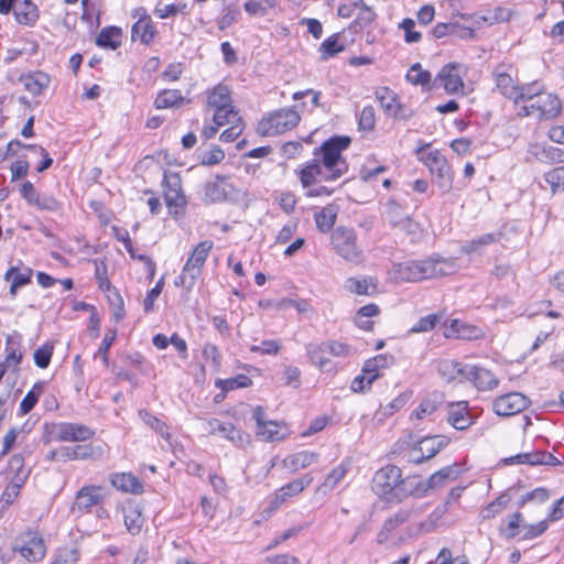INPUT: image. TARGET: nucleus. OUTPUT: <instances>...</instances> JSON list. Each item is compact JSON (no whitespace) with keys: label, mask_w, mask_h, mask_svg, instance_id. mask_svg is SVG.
<instances>
[{"label":"nucleus","mask_w":564,"mask_h":564,"mask_svg":"<svg viewBox=\"0 0 564 564\" xmlns=\"http://www.w3.org/2000/svg\"><path fill=\"white\" fill-rule=\"evenodd\" d=\"M351 143L347 135H334L325 140L318 149H315L314 155H321V160L313 159L300 171V181L303 187H310L319 181H336L348 171V164L343 156Z\"/></svg>","instance_id":"nucleus-1"},{"label":"nucleus","mask_w":564,"mask_h":564,"mask_svg":"<svg viewBox=\"0 0 564 564\" xmlns=\"http://www.w3.org/2000/svg\"><path fill=\"white\" fill-rule=\"evenodd\" d=\"M458 269L454 258H442L438 254L426 260H409L397 264L398 278L406 282H419L425 279L444 276Z\"/></svg>","instance_id":"nucleus-2"},{"label":"nucleus","mask_w":564,"mask_h":564,"mask_svg":"<svg viewBox=\"0 0 564 564\" xmlns=\"http://www.w3.org/2000/svg\"><path fill=\"white\" fill-rule=\"evenodd\" d=\"M406 480L402 479V471L395 465H387L376 471L372 478V490L381 497L391 496L398 500L408 496L404 489Z\"/></svg>","instance_id":"nucleus-3"},{"label":"nucleus","mask_w":564,"mask_h":564,"mask_svg":"<svg viewBox=\"0 0 564 564\" xmlns=\"http://www.w3.org/2000/svg\"><path fill=\"white\" fill-rule=\"evenodd\" d=\"M429 148V143L419 148L415 151L416 156L429 169L438 188L443 192H449L453 187L451 166L440 150H431L426 153L425 151Z\"/></svg>","instance_id":"nucleus-4"},{"label":"nucleus","mask_w":564,"mask_h":564,"mask_svg":"<svg viewBox=\"0 0 564 564\" xmlns=\"http://www.w3.org/2000/svg\"><path fill=\"white\" fill-rule=\"evenodd\" d=\"M300 115L294 108H282L273 111L267 119H262L258 126L261 135H275L284 133L296 127Z\"/></svg>","instance_id":"nucleus-5"},{"label":"nucleus","mask_w":564,"mask_h":564,"mask_svg":"<svg viewBox=\"0 0 564 564\" xmlns=\"http://www.w3.org/2000/svg\"><path fill=\"white\" fill-rule=\"evenodd\" d=\"M13 551L28 562H40L46 555V544L41 532L28 530L17 536Z\"/></svg>","instance_id":"nucleus-6"},{"label":"nucleus","mask_w":564,"mask_h":564,"mask_svg":"<svg viewBox=\"0 0 564 564\" xmlns=\"http://www.w3.org/2000/svg\"><path fill=\"white\" fill-rule=\"evenodd\" d=\"M466 66L462 63L452 62L444 65L433 79L432 87H443L447 94H457L464 90L463 75Z\"/></svg>","instance_id":"nucleus-7"},{"label":"nucleus","mask_w":564,"mask_h":564,"mask_svg":"<svg viewBox=\"0 0 564 564\" xmlns=\"http://www.w3.org/2000/svg\"><path fill=\"white\" fill-rule=\"evenodd\" d=\"M332 245L338 256L350 262H359L361 250L357 247L352 229L338 227L332 235Z\"/></svg>","instance_id":"nucleus-8"},{"label":"nucleus","mask_w":564,"mask_h":564,"mask_svg":"<svg viewBox=\"0 0 564 564\" xmlns=\"http://www.w3.org/2000/svg\"><path fill=\"white\" fill-rule=\"evenodd\" d=\"M163 198L169 208H184L187 205V198L183 191L182 178L177 172L164 171Z\"/></svg>","instance_id":"nucleus-9"},{"label":"nucleus","mask_w":564,"mask_h":564,"mask_svg":"<svg viewBox=\"0 0 564 564\" xmlns=\"http://www.w3.org/2000/svg\"><path fill=\"white\" fill-rule=\"evenodd\" d=\"M204 430L212 435H219L237 447H245L250 443L249 435L236 429L232 423L223 422L218 419L212 417L204 422Z\"/></svg>","instance_id":"nucleus-10"},{"label":"nucleus","mask_w":564,"mask_h":564,"mask_svg":"<svg viewBox=\"0 0 564 564\" xmlns=\"http://www.w3.org/2000/svg\"><path fill=\"white\" fill-rule=\"evenodd\" d=\"M252 419L257 423L256 434L263 441L275 442L285 437L286 429L278 421L268 420L262 406L253 409Z\"/></svg>","instance_id":"nucleus-11"},{"label":"nucleus","mask_w":564,"mask_h":564,"mask_svg":"<svg viewBox=\"0 0 564 564\" xmlns=\"http://www.w3.org/2000/svg\"><path fill=\"white\" fill-rule=\"evenodd\" d=\"M50 433L58 442H85L94 436L90 427L69 422L54 423Z\"/></svg>","instance_id":"nucleus-12"},{"label":"nucleus","mask_w":564,"mask_h":564,"mask_svg":"<svg viewBox=\"0 0 564 564\" xmlns=\"http://www.w3.org/2000/svg\"><path fill=\"white\" fill-rule=\"evenodd\" d=\"M530 405L527 395L520 392H509L496 398L492 402V410L499 416L516 415Z\"/></svg>","instance_id":"nucleus-13"},{"label":"nucleus","mask_w":564,"mask_h":564,"mask_svg":"<svg viewBox=\"0 0 564 564\" xmlns=\"http://www.w3.org/2000/svg\"><path fill=\"white\" fill-rule=\"evenodd\" d=\"M313 481L311 474H304L301 477L288 482L286 485L279 488L272 500L270 501V510H278L283 503L291 498L300 495L305 488H307Z\"/></svg>","instance_id":"nucleus-14"},{"label":"nucleus","mask_w":564,"mask_h":564,"mask_svg":"<svg viewBox=\"0 0 564 564\" xmlns=\"http://www.w3.org/2000/svg\"><path fill=\"white\" fill-rule=\"evenodd\" d=\"M105 454L104 446L93 444H83L75 446L61 447L62 462L100 459Z\"/></svg>","instance_id":"nucleus-15"},{"label":"nucleus","mask_w":564,"mask_h":564,"mask_svg":"<svg viewBox=\"0 0 564 564\" xmlns=\"http://www.w3.org/2000/svg\"><path fill=\"white\" fill-rule=\"evenodd\" d=\"M104 499L105 495L102 494V487L94 485L84 486L75 496L73 510L89 512L91 507L98 506L104 501Z\"/></svg>","instance_id":"nucleus-16"},{"label":"nucleus","mask_w":564,"mask_h":564,"mask_svg":"<svg viewBox=\"0 0 564 564\" xmlns=\"http://www.w3.org/2000/svg\"><path fill=\"white\" fill-rule=\"evenodd\" d=\"M530 108H534L535 115L540 120L555 118L562 109V105L557 96L544 91L530 104Z\"/></svg>","instance_id":"nucleus-17"},{"label":"nucleus","mask_w":564,"mask_h":564,"mask_svg":"<svg viewBox=\"0 0 564 564\" xmlns=\"http://www.w3.org/2000/svg\"><path fill=\"white\" fill-rule=\"evenodd\" d=\"M470 365H463L459 361L444 359L438 361L437 370L440 376L448 383H463L467 381Z\"/></svg>","instance_id":"nucleus-18"},{"label":"nucleus","mask_w":564,"mask_h":564,"mask_svg":"<svg viewBox=\"0 0 564 564\" xmlns=\"http://www.w3.org/2000/svg\"><path fill=\"white\" fill-rule=\"evenodd\" d=\"M502 237L500 231L484 234L475 239L464 241L460 246V252L468 257H481L487 247L499 242Z\"/></svg>","instance_id":"nucleus-19"},{"label":"nucleus","mask_w":564,"mask_h":564,"mask_svg":"<svg viewBox=\"0 0 564 564\" xmlns=\"http://www.w3.org/2000/svg\"><path fill=\"white\" fill-rule=\"evenodd\" d=\"M467 373V381L471 382L478 390L491 391L499 384L497 377L485 368L469 366Z\"/></svg>","instance_id":"nucleus-20"},{"label":"nucleus","mask_w":564,"mask_h":564,"mask_svg":"<svg viewBox=\"0 0 564 564\" xmlns=\"http://www.w3.org/2000/svg\"><path fill=\"white\" fill-rule=\"evenodd\" d=\"M214 243L212 240H205L199 242L192 251L185 263V271L193 272L198 276L202 273V269L208 258L210 250L213 249Z\"/></svg>","instance_id":"nucleus-21"},{"label":"nucleus","mask_w":564,"mask_h":564,"mask_svg":"<svg viewBox=\"0 0 564 564\" xmlns=\"http://www.w3.org/2000/svg\"><path fill=\"white\" fill-rule=\"evenodd\" d=\"M232 98L228 86L218 84L207 93L206 111L225 110L231 107Z\"/></svg>","instance_id":"nucleus-22"},{"label":"nucleus","mask_w":564,"mask_h":564,"mask_svg":"<svg viewBox=\"0 0 564 564\" xmlns=\"http://www.w3.org/2000/svg\"><path fill=\"white\" fill-rule=\"evenodd\" d=\"M413 510L410 509H402L399 510L397 513H394L392 517L387 519L383 523L382 529L377 534V543L378 544H386L389 543L391 540L392 532L399 528L401 524L410 520L412 516Z\"/></svg>","instance_id":"nucleus-23"},{"label":"nucleus","mask_w":564,"mask_h":564,"mask_svg":"<svg viewBox=\"0 0 564 564\" xmlns=\"http://www.w3.org/2000/svg\"><path fill=\"white\" fill-rule=\"evenodd\" d=\"M6 352V359L3 362H0V365H2L7 371H17L22 361L21 337L19 335H10L7 337Z\"/></svg>","instance_id":"nucleus-24"},{"label":"nucleus","mask_w":564,"mask_h":564,"mask_svg":"<svg viewBox=\"0 0 564 564\" xmlns=\"http://www.w3.org/2000/svg\"><path fill=\"white\" fill-rule=\"evenodd\" d=\"M318 460V454L310 451H301L299 453L286 456L282 460V465L290 473H296L304 469Z\"/></svg>","instance_id":"nucleus-25"},{"label":"nucleus","mask_w":564,"mask_h":564,"mask_svg":"<svg viewBox=\"0 0 564 564\" xmlns=\"http://www.w3.org/2000/svg\"><path fill=\"white\" fill-rule=\"evenodd\" d=\"M13 14L19 24L34 26L40 18V10L32 0H23L17 4Z\"/></svg>","instance_id":"nucleus-26"},{"label":"nucleus","mask_w":564,"mask_h":564,"mask_svg":"<svg viewBox=\"0 0 564 564\" xmlns=\"http://www.w3.org/2000/svg\"><path fill=\"white\" fill-rule=\"evenodd\" d=\"M111 485L120 491L133 495L143 491L142 482L131 473H116L110 477Z\"/></svg>","instance_id":"nucleus-27"},{"label":"nucleus","mask_w":564,"mask_h":564,"mask_svg":"<svg viewBox=\"0 0 564 564\" xmlns=\"http://www.w3.org/2000/svg\"><path fill=\"white\" fill-rule=\"evenodd\" d=\"M496 87L508 99L517 101V90L519 85L513 84V78L505 69L503 65H499L495 72Z\"/></svg>","instance_id":"nucleus-28"},{"label":"nucleus","mask_w":564,"mask_h":564,"mask_svg":"<svg viewBox=\"0 0 564 564\" xmlns=\"http://www.w3.org/2000/svg\"><path fill=\"white\" fill-rule=\"evenodd\" d=\"M448 423L456 430H466L473 424V419L467 410V402L452 404L447 417Z\"/></svg>","instance_id":"nucleus-29"},{"label":"nucleus","mask_w":564,"mask_h":564,"mask_svg":"<svg viewBox=\"0 0 564 564\" xmlns=\"http://www.w3.org/2000/svg\"><path fill=\"white\" fill-rule=\"evenodd\" d=\"M349 469L350 463L348 460H343L327 474L317 490L323 494L332 491L344 480Z\"/></svg>","instance_id":"nucleus-30"},{"label":"nucleus","mask_w":564,"mask_h":564,"mask_svg":"<svg viewBox=\"0 0 564 564\" xmlns=\"http://www.w3.org/2000/svg\"><path fill=\"white\" fill-rule=\"evenodd\" d=\"M20 82L24 85V88L32 95L37 96L48 87L51 83L50 76L44 72H34L28 75H22Z\"/></svg>","instance_id":"nucleus-31"},{"label":"nucleus","mask_w":564,"mask_h":564,"mask_svg":"<svg viewBox=\"0 0 564 564\" xmlns=\"http://www.w3.org/2000/svg\"><path fill=\"white\" fill-rule=\"evenodd\" d=\"M393 362V357L388 355H378L367 359L361 371L368 376V381H376L380 377V371L387 369Z\"/></svg>","instance_id":"nucleus-32"},{"label":"nucleus","mask_w":564,"mask_h":564,"mask_svg":"<svg viewBox=\"0 0 564 564\" xmlns=\"http://www.w3.org/2000/svg\"><path fill=\"white\" fill-rule=\"evenodd\" d=\"M122 31L118 26L101 29L96 37V45L102 48L116 50L121 45Z\"/></svg>","instance_id":"nucleus-33"},{"label":"nucleus","mask_w":564,"mask_h":564,"mask_svg":"<svg viewBox=\"0 0 564 564\" xmlns=\"http://www.w3.org/2000/svg\"><path fill=\"white\" fill-rule=\"evenodd\" d=\"M480 329L453 319L451 325L446 327L444 335L447 338L456 337L462 339H476L480 336Z\"/></svg>","instance_id":"nucleus-34"},{"label":"nucleus","mask_w":564,"mask_h":564,"mask_svg":"<svg viewBox=\"0 0 564 564\" xmlns=\"http://www.w3.org/2000/svg\"><path fill=\"white\" fill-rule=\"evenodd\" d=\"M405 78L409 83L421 86L425 90H432L435 87H432V75L429 70L422 68L420 63H415L411 65L408 70Z\"/></svg>","instance_id":"nucleus-35"},{"label":"nucleus","mask_w":564,"mask_h":564,"mask_svg":"<svg viewBox=\"0 0 564 564\" xmlns=\"http://www.w3.org/2000/svg\"><path fill=\"white\" fill-rule=\"evenodd\" d=\"M448 443L449 440L442 435L427 436L417 442L419 451L423 452L427 459L434 457Z\"/></svg>","instance_id":"nucleus-36"},{"label":"nucleus","mask_w":564,"mask_h":564,"mask_svg":"<svg viewBox=\"0 0 564 564\" xmlns=\"http://www.w3.org/2000/svg\"><path fill=\"white\" fill-rule=\"evenodd\" d=\"M184 97L177 89H163L161 90L155 100L154 106L156 109H166L178 107L183 104Z\"/></svg>","instance_id":"nucleus-37"},{"label":"nucleus","mask_w":564,"mask_h":564,"mask_svg":"<svg viewBox=\"0 0 564 564\" xmlns=\"http://www.w3.org/2000/svg\"><path fill=\"white\" fill-rule=\"evenodd\" d=\"M156 35V30L151 21H144L142 19L141 21H137L131 29V36L132 40H135L137 36H139L142 44H150L154 36Z\"/></svg>","instance_id":"nucleus-38"},{"label":"nucleus","mask_w":564,"mask_h":564,"mask_svg":"<svg viewBox=\"0 0 564 564\" xmlns=\"http://www.w3.org/2000/svg\"><path fill=\"white\" fill-rule=\"evenodd\" d=\"M376 99L378 100L381 109L389 117L394 109L395 104L400 100L399 96L389 87L382 86L375 90Z\"/></svg>","instance_id":"nucleus-39"},{"label":"nucleus","mask_w":564,"mask_h":564,"mask_svg":"<svg viewBox=\"0 0 564 564\" xmlns=\"http://www.w3.org/2000/svg\"><path fill=\"white\" fill-rule=\"evenodd\" d=\"M459 469L456 465L446 466L437 471H435L427 480V487L431 489L442 487L446 484L447 480H454L458 477Z\"/></svg>","instance_id":"nucleus-40"},{"label":"nucleus","mask_w":564,"mask_h":564,"mask_svg":"<svg viewBox=\"0 0 564 564\" xmlns=\"http://www.w3.org/2000/svg\"><path fill=\"white\" fill-rule=\"evenodd\" d=\"M355 6H358L359 12L350 28L357 32L370 25L376 19V13L370 7L364 3V0H356Z\"/></svg>","instance_id":"nucleus-41"},{"label":"nucleus","mask_w":564,"mask_h":564,"mask_svg":"<svg viewBox=\"0 0 564 564\" xmlns=\"http://www.w3.org/2000/svg\"><path fill=\"white\" fill-rule=\"evenodd\" d=\"M517 101H513L514 105H519L522 102H533L538 96L544 94L542 85L534 82L531 84L519 85L517 90Z\"/></svg>","instance_id":"nucleus-42"},{"label":"nucleus","mask_w":564,"mask_h":564,"mask_svg":"<svg viewBox=\"0 0 564 564\" xmlns=\"http://www.w3.org/2000/svg\"><path fill=\"white\" fill-rule=\"evenodd\" d=\"M344 50V44L339 43V34L335 33L322 42L319 46L321 59L328 61Z\"/></svg>","instance_id":"nucleus-43"},{"label":"nucleus","mask_w":564,"mask_h":564,"mask_svg":"<svg viewBox=\"0 0 564 564\" xmlns=\"http://www.w3.org/2000/svg\"><path fill=\"white\" fill-rule=\"evenodd\" d=\"M108 300L111 316L116 323L121 322L126 316L124 302L117 289L106 294Z\"/></svg>","instance_id":"nucleus-44"},{"label":"nucleus","mask_w":564,"mask_h":564,"mask_svg":"<svg viewBox=\"0 0 564 564\" xmlns=\"http://www.w3.org/2000/svg\"><path fill=\"white\" fill-rule=\"evenodd\" d=\"M139 416L149 427L159 433L164 440L170 441L171 434L169 432V427L159 417L147 410H140Z\"/></svg>","instance_id":"nucleus-45"},{"label":"nucleus","mask_w":564,"mask_h":564,"mask_svg":"<svg viewBox=\"0 0 564 564\" xmlns=\"http://www.w3.org/2000/svg\"><path fill=\"white\" fill-rule=\"evenodd\" d=\"M43 392V384L41 382L35 383L32 389L25 394L20 403L19 414L25 415L33 410L39 402V399Z\"/></svg>","instance_id":"nucleus-46"},{"label":"nucleus","mask_w":564,"mask_h":564,"mask_svg":"<svg viewBox=\"0 0 564 564\" xmlns=\"http://www.w3.org/2000/svg\"><path fill=\"white\" fill-rule=\"evenodd\" d=\"M535 156L540 162L546 164L564 163V150L553 145L543 147L535 152Z\"/></svg>","instance_id":"nucleus-47"},{"label":"nucleus","mask_w":564,"mask_h":564,"mask_svg":"<svg viewBox=\"0 0 564 564\" xmlns=\"http://www.w3.org/2000/svg\"><path fill=\"white\" fill-rule=\"evenodd\" d=\"M509 497L506 494L500 495L498 498H496L494 501H491L487 507H485L480 513L479 517L481 520H489L494 519L497 514L501 513L502 510L507 507L509 502Z\"/></svg>","instance_id":"nucleus-48"},{"label":"nucleus","mask_w":564,"mask_h":564,"mask_svg":"<svg viewBox=\"0 0 564 564\" xmlns=\"http://www.w3.org/2000/svg\"><path fill=\"white\" fill-rule=\"evenodd\" d=\"M213 122L219 127L231 123H242V118L239 116L235 106L228 107L225 110H214Z\"/></svg>","instance_id":"nucleus-49"},{"label":"nucleus","mask_w":564,"mask_h":564,"mask_svg":"<svg viewBox=\"0 0 564 564\" xmlns=\"http://www.w3.org/2000/svg\"><path fill=\"white\" fill-rule=\"evenodd\" d=\"M347 289L358 295H371L376 292V284L372 279L350 278L347 280Z\"/></svg>","instance_id":"nucleus-50"},{"label":"nucleus","mask_w":564,"mask_h":564,"mask_svg":"<svg viewBox=\"0 0 564 564\" xmlns=\"http://www.w3.org/2000/svg\"><path fill=\"white\" fill-rule=\"evenodd\" d=\"M127 530L135 535L140 533L143 525V517L137 508H128L123 511Z\"/></svg>","instance_id":"nucleus-51"},{"label":"nucleus","mask_w":564,"mask_h":564,"mask_svg":"<svg viewBox=\"0 0 564 564\" xmlns=\"http://www.w3.org/2000/svg\"><path fill=\"white\" fill-rule=\"evenodd\" d=\"M32 269L24 268L19 270L18 267H11L4 274V280L12 282L19 288L24 286L31 282Z\"/></svg>","instance_id":"nucleus-52"},{"label":"nucleus","mask_w":564,"mask_h":564,"mask_svg":"<svg viewBox=\"0 0 564 564\" xmlns=\"http://www.w3.org/2000/svg\"><path fill=\"white\" fill-rule=\"evenodd\" d=\"M80 560V553L77 547H59L51 564H77Z\"/></svg>","instance_id":"nucleus-53"},{"label":"nucleus","mask_w":564,"mask_h":564,"mask_svg":"<svg viewBox=\"0 0 564 564\" xmlns=\"http://www.w3.org/2000/svg\"><path fill=\"white\" fill-rule=\"evenodd\" d=\"M252 383L251 379L246 375H238L234 378L229 379H218L216 381V387L220 388L223 391L228 392L232 391L237 388H247Z\"/></svg>","instance_id":"nucleus-54"},{"label":"nucleus","mask_w":564,"mask_h":564,"mask_svg":"<svg viewBox=\"0 0 564 564\" xmlns=\"http://www.w3.org/2000/svg\"><path fill=\"white\" fill-rule=\"evenodd\" d=\"M313 348H321V344H308L306 345L307 356L313 365L318 367L321 370L326 369L329 364V359L326 357L327 350H318Z\"/></svg>","instance_id":"nucleus-55"},{"label":"nucleus","mask_w":564,"mask_h":564,"mask_svg":"<svg viewBox=\"0 0 564 564\" xmlns=\"http://www.w3.org/2000/svg\"><path fill=\"white\" fill-rule=\"evenodd\" d=\"M317 349L327 350L328 355L340 358L347 357L350 354V346L338 340L323 341L321 343V348Z\"/></svg>","instance_id":"nucleus-56"},{"label":"nucleus","mask_w":564,"mask_h":564,"mask_svg":"<svg viewBox=\"0 0 564 564\" xmlns=\"http://www.w3.org/2000/svg\"><path fill=\"white\" fill-rule=\"evenodd\" d=\"M202 355L206 361L210 362V366L215 371H218L221 367V354L218 347L213 343H206L203 346Z\"/></svg>","instance_id":"nucleus-57"},{"label":"nucleus","mask_w":564,"mask_h":564,"mask_svg":"<svg viewBox=\"0 0 564 564\" xmlns=\"http://www.w3.org/2000/svg\"><path fill=\"white\" fill-rule=\"evenodd\" d=\"M442 314H429L421 317L410 329L411 333H426L435 328L441 321Z\"/></svg>","instance_id":"nucleus-58"},{"label":"nucleus","mask_w":564,"mask_h":564,"mask_svg":"<svg viewBox=\"0 0 564 564\" xmlns=\"http://www.w3.org/2000/svg\"><path fill=\"white\" fill-rule=\"evenodd\" d=\"M95 276L98 282L99 289L105 294L116 289L112 286V284L107 278V265L105 262L95 260Z\"/></svg>","instance_id":"nucleus-59"},{"label":"nucleus","mask_w":564,"mask_h":564,"mask_svg":"<svg viewBox=\"0 0 564 564\" xmlns=\"http://www.w3.org/2000/svg\"><path fill=\"white\" fill-rule=\"evenodd\" d=\"M376 124V110L369 105L365 106L358 116V127L364 131L373 130Z\"/></svg>","instance_id":"nucleus-60"},{"label":"nucleus","mask_w":564,"mask_h":564,"mask_svg":"<svg viewBox=\"0 0 564 564\" xmlns=\"http://www.w3.org/2000/svg\"><path fill=\"white\" fill-rule=\"evenodd\" d=\"M281 343L275 339L262 340L260 345H251L250 351L259 355H271L275 356L281 350Z\"/></svg>","instance_id":"nucleus-61"},{"label":"nucleus","mask_w":564,"mask_h":564,"mask_svg":"<svg viewBox=\"0 0 564 564\" xmlns=\"http://www.w3.org/2000/svg\"><path fill=\"white\" fill-rule=\"evenodd\" d=\"M226 192L218 182H207L204 186V200L221 202L226 198Z\"/></svg>","instance_id":"nucleus-62"},{"label":"nucleus","mask_w":564,"mask_h":564,"mask_svg":"<svg viewBox=\"0 0 564 564\" xmlns=\"http://www.w3.org/2000/svg\"><path fill=\"white\" fill-rule=\"evenodd\" d=\"M54 346L46 343L34 351V362L39 368L45 369L51 362Z\"/></svg>","instance_id":"nucleus-63"},{"label":"nucleus","mask_w":564,"mask_h":564,"mask_svg":"<svg viewBox=\"0 0 564 564\" xmlns=\"http://www.w3.org/2000/svg\"><path fill=\"white\" fill-rule=\"evenodd\" d=\"M544 180L550 186L552 191L563 187L564 188V165L557 166L544 174Z\"/></svg>","instance_id":"nucleus-64"}]
</instances>
